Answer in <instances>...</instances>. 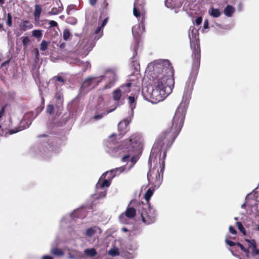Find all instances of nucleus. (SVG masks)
I'll return each mask as SVG.
<instances>
[{
    "label": "nucleus",
    "mask_w": 259,
    "mask_h": 259,
    "mask_svg": "<svg viewBox=\"0 0 259 259\" xmlns=\"http://www.w3.org/2000/svg\"><path fill=\"white\" fill-rule=\"evenodd\" d=\"M89 1H90V4L92 6H94L96 4V2H97V0H89Z\"/></svg>",
    "instance_id": "nucleus-58"
},
{
    "label": "nucleus",
    "mask_w": 259,
    "mask_h": 259,
    "mask_svg": "<svg viewBox=\"0 0 259 259\" xmlns=\"http://www.w3.org/2000/svg\"><path fill=\"white\" fill-rule=\"evenodd\" d=\"M165 5L166 7L170 9H174L175 7V0H165Z\"/></svg>",
    "instance_id": "nucleus-36"
},
{
    "label": "nucleus",
    "mask_w": 259,
    "mask_h": 259,
    "mask_svg": "<svg viewBox=\"0 0 259 259\" xmlns=\"http://www.w3.org/2000/svg\"><path fill=\"white\" fill-rule=\"evenodd\" d=\"M97 233H101V229L97 226H93L88 228L85 234L88 237H92Z\"/></svg>",
    "instance_id": "nucleus-17"
},
{
    "label": "nucleus",
    "mask_w": 259,
    "mask_h": 259,
    "mask_svg": "<svg viewBox=\"0 0 259 259\" xmlns=\"http://www.w3.org/2000/svg\"><path fill=\"white\" fill-rule=\"evenodd\" d=\"M235 237H230L229 235H227L226 237L225 242L226 243L229 245L230 246L234 247L235 248L239 246L237 245V243H236L234 242H233L232 241H231L229 240V239L234 238Z\"/></svg>",
    "instance_id": "nucleus-31"
},
{
    "label": "nucleus",
    "mask_w": 259,
    "mask_h": 259,
    "mask_svg": "<svg viewBox=\"0 0 259 259\" xmlns=\"http://www.w3.org/2000/svg\"><path fill=\"white\" fill-rule=\"evenodd\" d=\"M34 54H35L36 58L38 59V57L39 56V52H38V49L37 48H35L34 50Z\"/></svg>",
    "instance_id": "nucleus-55"
},
{
    "label": "nucleus",
    "mask_w": 259,
    "mask_h": 259,
    "mask_svg": "<svg viewBox=\"0 0 259 259\" xmlns=\"http://www.w3.org/2000/svg\"><path fill=\"white\" fill-rule=\"evenodd\" d=\"M5 3V0H0V6H3Z\"/></svg>",
    "instance_id": "nucleus-61"
},
{
    "label": "nucleus",
    "mask_w": 259,
    "mask_h": 259,
    "mask_svg": "<svg viewBox=\"0 0 259 259\" xmlns=\"http://www.w3.org/2000/svg\"><path fill=\"white\" fill-rule=\"evenodd\" d=\"M51 253L56 256H61L64 255V252L63 250L61 249L56 247H52L51 248Z\"/></svg>",
    "instance_id": "nucleus-27"
},
{
    "label": "nucleus",
    "mask_w": 259,
    "mask_h": 259,
    "mask_svg": "<svg viewBox=\"0 0 259 259\" xmlns=\"http://www.w3.org/2000/svg\"><path fill=\"white\" fill-rule=\"evenodd\" d=\"M138 212L140 214L142 222L146 225L151 224L156 221V211L148 203H139L138 206Z\"/></svg>",
    "instance_id": "nucleus-6"
},
{
    "label": "nucleus",
    "mask_w": 259,
    "mask_h": 259,
    "mask_svg": "<svg viewBox=\"0 0 259 259\" xmlns=\"http://www.w3.org/2000/svg\"><path fill=\"white\" fill-rule=\"evenodd\" d=\"M162 183V179H148V185L149 187H152L153 189L156 190Z\"/></svg>",
    "instance_id": "nucleus-19"
},
{
    "label": "nucleus",
    "mask_w": 259,
    "mask_h": 259,
    "mask_svg": "<svg viewBox=\"0 0 259 259\" xmlns=\"http://www.w3.org/2000/svg\"><path fill=\"white\" fill-rule=\"evenodd\" d=\"M29 115V114H26L23 119V120L22 121V123H23L25 119L27 118V117Z\"/></svg>",
    "instance_id": "nucleus-60"
},
{
    "label": "nucleus",
    "mask_w": 259,
    "mask_h": 259,
    "mask_svg": "<svg viewBox=\"0 0 259 259\" xmlns=\"http://www.w3.org/2000/svg\"><path fill=\"white\" fill-rule=\"evenodd\" d=\"M110 184V179H99L96 185L95 199H99L105 198L106 195V189Z\"/></svg>",
    "instance_id": "nucleus-8"
},
{
    "label": "nucleus",
    "mask_w": 259,
    "mask_h": 259,
    "mask_svg": "<svg viewBox=\"0 0 259 259\" xmlns=\"http://www.w3.org/2000/svg\"><path fill=\"white\" fill-rule=\"evenodd\" d=\"M77 230H75L74 233L73 234H71L73 239L77 238L80 235V232H77Z\"/></svg>",
    "instance_id": "nucleus-50"
},
{
    "label": "nucleus",
    "mask_w": 259,
    "mask_h": 259,
    "mask_svg": "<svg viewBox=\"0 0 259 259\" xmlns=\"http://www.w3.org/2000/svg\"><path fill=\"white\" fill-rule=\"evenodd\" d=\"M131 121V118H126L121 121L118 125L119 134H112L108 138L106 151L111 156L116 157L122 156V161L126 162L129 159L132 153L135 155L140 154L143 150V139L137 134L133 135L128 139L121 142L118 145H115L113 138L120 139L127 131V126Z\"/></svg>",
    "instance_id": "nucleus-3"
},
{
    "label": "nucleus",
    "mask_w": 259,
    "mask_h": 259,
    "mask_svg": "<svg viewBox=\"0 0 259 259\" xmlns=\"http://www.w3.org/2000/svg\"><path fill=\"white\" fill-rule=\"evenodd\" d=\"M6 24L9 26H11L12 25V18L10 13H8L7 14V20L6 21Z\"/></svg>",
    "instance_id": "nucleus-41"
},
{
    "label": "nucleus",
    "mask_w": 259,
    "mask_h": 259,
    "mask_svg": "<svg viewBox=\"0 0 259 259\" xmlns=\"http://www.w3.org/2000/svg\"><path fill=\"white\" fill-rule=\"evenodd\" d=\"M155 191L154 189H153L152 187H149L148 190L146 191L144 197L146 200V203H149V200L153 194V192Z\"/></svg>",
    "instance_id": "nucleus-25"
},
{
    "label": "nucleus",
    "mask_w": 259,
    "mask_h": 259,
    "mask_svg": "<svg viewBox=\"0 0 259 259\" xmlns=\"http://www.w3.org/2000/svg\"><path fill=\"white\" fill-rule=\"evenodd\" d=\"M52 80L55 82L56 89L59 90V87L63 85L65 82L64 79L60 76H56L53 77Z\"/></svg>",
    "instance_id": "nucleus-20"
},
{
    "label": "nucleus",
    "mask_w": 259,
    "mask_h": 259,
    "mask_svg": "<svg viewBox=\"0 0 259 259\" xmlns=\"http://www.w3.org/2000/svg\"><path fill=\"white\" fill-rule=\"evenodd\" d=\"M71 36V33L69 29H65L64 30L63 32V39L65 41H67L69 39Z\"/></svg>",
    "instance_id": "nucleus-37"
},
{
    "label": "nucleus",
    "mask_w": 259,
    "mask_h": 259,
    "mask_svg": "<svg viewBox=\"0 0 259 259\" xmlns=\"http://www.w3.org/2000/svg\"><path fill=\"white\" fill-rule=\"evenodd\" d=\"M83 62V61H81L80 60H79V59L78 58H75L74 60H73V63L77 65H79V66H81L82 65V63Z\"/></svg>",
    "instance_id": "nucleus-47"
},
{
    "label": "nucleus",
    "mask_w": 259,
    "mask_h": 259,
    "mask_svg": "<svg viewBox=\"0 0 259 259\" xmlns=\"http://www.w3.org/2000/svg\"><path fill=\"white\" fill-rule=\"evenodd\" d=\"M32 35L33 37L37 38H40L42 36V30L35 29L32 31Z\"/></svg>",
    "instance_id": "nucleus-35"
},
{
    "label": "nucleus",
    "mask_w": 259,
    "mask_h": 259,
    "mask_svg": "<svg viewBox=\"0 0 259 259\" xmlns=\"http://www.w3.org/2000/svg\"><path fill=\"white\" fill-rule=\"evenodd\" d=\"M40 142V152L44 156H48L53 152H57V150L54 148L51 144L49 143V139L47 135H40L39 136Z\"/></svg>",
    "instance_id": "nucleus-9"
},
{
    "label": "nucleus",
    "mask_w": 259,
    "mask_h": 259,
    "mask_svg": "<svg viewBox=\"0 0 259 259\" xmlns=\"http://www.w3.org/2000/svg\"><path fill=\"white\" fill-rule=\"evenodd\" d=\"M123 90L122 87H119L118 89L115 90L112 94V97L114 101H119L122 92L121 91Z\"/></svg>",
    "instance_id": "nucleus-21"
},
{
    "label": "nucleus",
    "mask_w": 259,
    "mask_h": 259,
    "mask_svg": "<svg viewBox=\"0 0 259 259\" xmlns=\"http://www.w3.org/2000/svg\"><path fill=\"white\" fill-rule=\"evenodd\" d=\"M108 18H105L104 21H103L102 24H101V28H104V27L106 25V24L107 23V22H108Z\"/></svg>",
    "instance_id": "nucleus-51"
},
{
    "label": "nucleus",
    "mask_w": 259,
    "mask_h": 259,
    "mask_svg": "<svg viewBox=\"0 0 259 259\" xmlns=\"http://www.w3.org/2000/svg\"><path fill=\"white\" fill-rule=\"evenodd\" d=\"M60 51H63L65 50V48L66 47V43L65 42H61L57 45Z\"/></svg>",
    "instance_id": "nucleus-45"
},
{
    "label": "nucleus",
    "mask_w": 259,
    "mask_h": 259,
    "mask_svg": "<svg viewBox=\"0 0 259 259\" xmlns=\"http://www.w3.org/2000/svg\"><path fill=\"white\" fill-rule=\"evenodd\" d=\"M202 18L201 17H198L196 20H195V23L197 25H200L201 22H202Z\"/></svg>",
    "instance_id": "nucleus-48"
},
{
    "label": "nucleus",
    "mask_w": 259,
    "mask_h": 259,
    "mask_svg": "<svg viewBox=\"0 0 259 259\" xmlns=\"http://www.w3.org/2000/svg\"><path fill=\"white\" fill-rule=\"evenodd\" d=\"M128 104L129 105V107L131 109V113L130 114L131 116H133L134 114V109L136 107L137 104V98L135 96H129L128 97Z\"/></svg>",
    "instance_id": "nucleus-18"
},
{
    "label": "nucleus",
    "mask_w": 259,
    "mask_h": 259,
    "mask_svg": "<svg viewBox=\"0 0 259 259\" xmlns=\"http://www.w3.org/2000/svg\"><path fill=\"white\" fill-rule=\"evenodd\" d=\"M238 229L244 234L245 235V229L243 226L242 223L240 222H238L236 223Z\"/></svg>",
    "instance_id": "nucleus-40"
},
{
    "label": "nucleus",
    "mask_w": 259,
    "mask_h": 259,
    "mask_svg": "<svg viewBox=\"0 0 259 259\" xmlns=\"http://www.w3.org/2000/svg\"><path fill=\"white\" fill-rule=\"evenodd\" d=\"M76 22H77L76 20L74 19V20H73V22H72V23H71V24H75L76 23Z\"/></svg>",
    "instance_id": "nucleus-63"
},
{
    "label": "nucleus",
    "mask_w": 259,
    "mask_h": 259,
    "mask_svg": "<svg viewBox=\"0 0 259 259\" xmlns=\"http://www.w3.org/2000/svg\"><path fill=\"white\" fill-rule=\"evenodd\" d=\"M68 257L69 258H76V257L74 255L71 254L70 253L68 254Z\"/></svg>",
    "instance_id": "nucleus-59"
},
{
    "label": "nucleus",
    "mask_w": 259,
    "mask_h": 259,
    "mask_svg": "<svg viewBox=\"0 0 259 259\" xmlns=\"http://www.w3.org/2000/svg\"><path fill=\"white\" fill-rule=\"evenodd\" d=\"M235 12V8L231 5H228L224 10V14L228 17H231Z\"/></svg>",
    "instance_id": "nucleus-22"
},
{
    "label": "nucleus",
    "mask_w": 259,
    "mask_h": 259,
    "mask_svg": "<svg viewBox=\"0 0 259 259\" xmlns=\"http://www.w3.org/2000/svg\"><path fill=\"white\" fill-rule=\"evenodd\" d=\"M29 41H30V39L28 37L26 36V37H22V44H23V46H25V47H26L27 46Z\"/></svg>",
    "instance_id": "nucleus-42"
},
{
    "label": "nucleus",
    "mask_w": 259,
    "mask_h": 259,
    "mask_svg": "<svg viewBox=\"0 0 259 259\" xmlns=\"http://www.w3.org/2000/svg\"><path fill=\"white\" fill-rule=\"evenodd\" d=\"M85 215V210L83 208L79 209L74 210L71 214L65 216L61 222V225L62 227H65L64 224H66V221H69L73 217H76L79 218H83Z\"/></svg>",
    "instance_id": "nucleus-14"
},
{
    "label": "nucleus",
    "mask_w": 259,
    "mask_h": 259,
    "mask_svg": "<svg viewBox=\"0 0 259 259\" xmlns=\"http://www.w3.org/2000/svg\"><path fill=\"white\" fill-rule=\"evenodd\" d=\"M133 14L138 18V21H140L138 25H135L132 28V33L135 39V42L132 47L134 51V54L131 60L133 64V66L137 68V67L139 66V63L136 59L137 50L138 49V39L140 35L145 31L144 22L145 20V14L143 11V7L141 5L139 6L138 3H136L134 4Z\"/></svg>",
    "instance_id": "nucleus-4"
},
{
    "label": "nucleus",
    "mask_w": 259,
    "mask_h": 259,
    "mask_svg": "<svg viewBox=\"0 0 259 259\" xmlns=\"http://www.w3.org/2000/svg\"><path fill=\"white\" fill-rule=\"evenodd\" d=\"M259 203L256 194L252 192L247 195L245 199V203L241 205V207L244 208L247 207L251 209V211L254 213L257 211V206Z\"/></svg>",
    "instance_id": "nucleus-11"
},
{
    "label": "nucleus",
    "mask_w": 259,
    "mask_h": 259,
    "mask_svg": "<svg viewBox=\"0 0 259 259\" xmlns=\"http://www.w3.org/2000/svg\"><path fill=\"white\" fill-rule=\"evenodd\" d=\"M33 27V24L28 20H24L22 22V29L23 31H26L32 29Z\"/></svg>",
    "instance_id": "nucleus-28"
},
{
    "label": "nucleus",
    "mask_w": 259,
    "mask_h": 259,
    "mask_svg": "<svg viewBox=\"0 0 259 259\" xmlns=\"http://www.w3.org/2000/svg\"><path fill=\"white\" fill-rule=\"evenodd\" d=\"M63 10L62 7H59L58 8H53L50 11L49 14L51 15H57L60 13Z\"/></svg>",
    "instance_id": "nucleus-34"
},
{
    "label": "nucleus",
    "mask_w": 259,
    "mask_h": 259,
    "mask_svg": "<svg viewBox=\"0 0 259 259\" xmlns=\"http://www.w3.org/2000/svg\"><path fill=\"white\" fill-rule=\"evenodd\" d=\"M99 104L97 106V109L99 111V113H97L93 117V119L95 120L101 119L104 115L115 110L117 107V106H116L112 109H108L103 103L102 98L99 99Z\"/></svg>",
    "instance_id": "nucleus-13"
},
{
    "label": "nucleus",
    "mask_w": 259,
    "mask_h": 259,
    "mask_svg": "<svg viewBox=\"0 0 259 259\" xmlns=\"http://www.w3.org/2000/svg\"><path fill=\"white\" fill-rule=\"evenodd\" d=\"M137 160V158L135 157H133L131 158V161H130V164L129 165L130 167L128 168V169H130L131 168H132L134 165V164L136 163Z\"/></svg>",
    "instance_id": "nucleus-44"
},
{
    "label": "nucleus",
    "mask_w": 259,
    "mask_h": 259,
    "mask_svg": "<svg viewBox=\"0 0 259 259\" xmlns=\"http://www.w3.org/2000/svg\"><path fill=\"white\" fill-rule=\"evenodd\" d=\"M108 254L112 256H116L119 255V251L117 247L114 246L108 250Z\"/></svg>",
    "instance_id": "nucleus-29"
},
{
    "label": "nucleus",
    "mask_w": 259,
    "mask_h": 259,
    "mask_svg": "<svg viewBox=\"0 0 259 259\" xmlns=\"http://www.w3.org/2000/svg\"><path fill=\"white\" fill-rule=\"evenodd\" d=\"M131 86V83L130 82H128L124 85H122L120 87H122L123 90H122L121 92L122 95H124L129 93L131 91L130 87Z\"/></svg>",
    "instance_id": "nucleus-33"
},
{
    "label": "nucleus",
    "mask_w": 259,
    "mask_h": 259,
    "mask_svg": "<svg viewBox=\"0 0 259 259\" xmlns=\"http://www.w3.org/2000/svg\"><path fill=\"white\" fill-rule=\"evenodd\" d=\"M94 43L88 38H83L78 44V54L82 57H85L94 47Z\"/></svg>",
    "instance_id": "nucleus-10"
},
{
    "label": "nucleus",
    "mask_w": 259,
    "mask_h": 259,
    "mask_svg": "<svg viewBox=\"0 0 259 259\" xmlns=\"http://www.w3.org/2000/svg\"><path fill=\"white\" fill-rule=\"evenodd\" d=\"M49 43L45 40H42L40 45V50L42 51H46L48 48Z\"/></svg>",
    "instance_id": "nucleus-38"
},
{
    "label": "nucleus",
    "mask_w": 259,
    "mask_h": 259,
    "mask_svg": "<svg viewBox=\"0 0 259 259\" xmlns=\"http://www.w3.org/2000/svg\"><path fill=\"white\" fill-rule=\"evenodd\" d=\"M73 8V6H69L68 7H67V12L68 13V14H70V11Z\"/></svg>",
    "instance_id": "nucleus-56"
},
{
    "label": "nucleus",
    "mask_w": 259,
    "mask_h": 259,
    "mask_svg": "<svg viewBox=\"0 0 259 259\" xmlns=\"http://www.w3.org/2000/svg\"><path fill=\"white\" fill-rule=\"evenodd\" d=\"M203 28L204 29H207L208 28V22L207 20L204 21Z\"/></svg>",
    "instance_id": "nucleus-53"
},
{
    "label": "nucleus",
    "mask_w": 259,
    "mask_h": 259,
    "mask_svg": "<svg viewBox=\"0 0 259 259\" xmlns=\"http://www.w3.org/2000/svg\"><path fill=\"white\" fill-rule=\"evenodd\" d=\"M41 259H53V257L50 255H45L42 256Z\"/></svg>",
    "instance_id": "nucleus-54"
},
{
    "label": "nucleus",
    "mask_w": 259,
    "mask_h": 259,
    "mask_svg": "<svg viewBox=\"0 0 259 259\" xmlns=\"http://www.w3.org/2000/svg\"><path fill=\"white\" fill-rule=\"evenodd\" d=\"M121 230L124 232H126L128 231L127 229L125 227L122 228Z\"/></svg>",
    "instance_id": "nucleus-62"
},
{
    "label": "nucleus",
    "mask_w": 259,
    "mask_h": 259,
    "mask_svg": "<svg viewBox=\"0 0 259 259\" xmlns=\"http://www.w3.org/2000/svg\"><path fill=\"white\" fill-rule=\"evenodd\" d=\"M84 252L86 255L91 257H94L97 254L96 250L93 248L86 249L84 250Z\"/></svg>",
    "instance_id": "nucleus-30"
},
{
    "label": "nucleus",
    "mask_w": 259,
    "mask_h": 259,
    "mask_svg": "<svg viewBox=\"0 0 259 259\" xmlns=\"http://www.w3.org/2000/svg\"><path fill=\"white\" fill-rule=\"evenodd\" d=\"M123 213L125 214L128 219H131L135 216L136 210L133 207H128Z\"/></svg>",
    "instance_id": "nucleus-26"
},
{
    "label": "nucleus",
    "mask_w": 259,
    "mask_h": 259,
    "mask_svg": "<svg viewBox=\"0 0 259 259\" xmlns=\"http://www.w3.org/2000/svg\"><path fill=\"white\" fill-rule=\"evenodd\" d=\"M208 13L211 16L214 18H218L221 15L220 10L219 9H214L213 7L209 8Z\"/></svg>",
    "instance_id": "nucleus-24"
},
{
    "label": "nucleus",
    "mask_w": 259,
    "mask_h": 259,
    "mask_svg": "<svg viewBox=\"0 0 259 259\" xmlns=\"http://www.w3.org/2000/svg\"><path fill=\"white\" fill-rule=\"evenodd\" d=\"M81 66H82L83 71H85L87 69L90 67L91 65L89 62L87 61L85 62H83Z\"/></svg>",
    "instance_id": "nucleus-43"
},
{
    "label": "nucleus",
    "mask_w": 259,
    "mask_h": 259,
    "mask_svg": "<svg viewBox=\"0 0 259 259\" xmlns=\"http://www.w3.org/2000/svg\"><path fill=\"white\" fill-rule=\"evenodd\" d=\"M49 24L50 25V27H55L57 26V23L53 20L50 21Z\"/></svg>",
    "instance_id": "nucleus-49"
},
{
    "label": "nucleus",
    "mask_w": 259,
    "mask_h": 259,
    "mask_svg": "<svg viewBox=\"0 0 259 259\" xmlns=\"http://www.w3.org/2000/svg\"><path fill=\"white\" fill-rule=\"evenodd\" d=\"M103 79L106 82L103 89H109L114 85L115 82L117 79V76L114 71H107L105 75L100 77L90 76L87 78L83 82L81 89L85 92L94 89L97 86Z\"/></svg>",
    "instance_id": "nucleus-5"
},
{
    "label": "nucleus",
    "mask_w": 259,
    "mask_h": 259,
    "mask_svg": "<svg viewBox=\"0 0 259 259\" xmlns=\"http://www.w3.org/2000/svg\"><path fill=\"white\" fill-rule=\"evenodd\" d=\"M5 113V108L3 107L0 110V120L1 121V118L4 115Z\"/></svg>",
    "instance_id": "nucleus-52"
},
{
    "label": "nucleus",
    "mask_w": 259,
    "mask_h": 259,
    "mask_svg": "<svg viewBox=\"0 0 259 259\" xmlns=\"http://www.w3.org/2000/svg\"><path fill=\"white\" fill-rule=\"evenodd\" d=\"M31 121L27 122V125L22 128L21 127H19L14 130H10V128L12 127V123L11 119L9 118L7 120H5L3 122L0 123V131H2L3 133L5 132L6 135H7L8 133H9L10 135H12L23 130L25 128L28 127L31 124Z\"/></svg>",
    "instance_id": "nucleus-12"
},
{
    "label": "nucleus",
    "mask_w": 259,
    "mask_h": 259,
    "mask_svg": "<svg viewBox=\"0 0 259 259\" xmlns=\"http://www.w3.org/2000/svg\"><path fill=\"white\" fill-rule=\"evenodd\" d=\"M197 73H191L186 83L182 100L176 111L170 131L165 132L153 146L148 163L150 166L153 163L154 166L148 172V178H163L166 150L172 145L182 127Z\"/></svg>",
    "instance_id": "nucleus-1"
},
{
    "label": "nucleus",
    "mask_w": 259,
    "mask_h": 259,
    "mask_svg": "<svg viewBox=\"0 0 259 259\" xmlns=\"http://www.w3.org/2000/svg\"><path fill=\"white\" fill-rule=\"evenodd\" d=\"M119 219L120 223L122 224H128L130 223L131 219H128V218L123 213L120 214L119 217Z\"/></svg>",
    "instance_id": "nucleus-32"
},
{
    "label": "nucleus",
    "mask_w": 259,
    "mask_h": 259,
    "mask_svg": "<svg viewBox=\"0 0 259 259\" xmlns=\"http://www.w3.org/2000/svg\"><path fill=\"white\" fill-rule=\"evenodd\" d=\"M47 113L53 116H57L61 113V108L57 106V108H54L53 105L49 104L47 107Z\"/></svg>",
    "instance_id": "nucleus-16"
},
{
    "label": "nucleus",
    "mask_w": 259,
    "mask_h": 259,
    "mask_svg": "<svg viewBox=\"0 0 259 259\" xmlns=\"http://www.w3.org/2000/svg\"><path fill=\"white\" fill-rule=\"evenodd\" d=\"M34 16L35 20L39 19L42 11V8L40 5H35L34 7Z\"/></svg>",
    "instance_id": "nucleus-23"
},
{
    "label": "nucleus",
    "mask_w": 259,
    "mask_h": 259,
    "mask_svg": "<svg viewBox=\"0 0 259 259\" xmlns=\"http://www.w3.org/2000/svg\"><path fill=\"white\" fill-rule=\"evenodd\" d=\"M245 241L247 243V248H245L243 245L240 243H237V245L241 250L245 252V255L244 256L239 255L234 253L233 249H230V251L231 252L232 255L238 257L239 259H249V250H250L252 256L259 255V248H256V243L255 240L254 239L249 240L245 239Z\"/></svg>",
    "instance_id": "nucleus-7"
},
{
    "label": "nucleus",
    "mask_w": 259,
    "mask_h": 259,
    "mask_svg": "<svg viewBox=\"0 0 259 259\" xmlns=\"http://www.w3.org/2000/svg\"><path fill=\"white\" fill-rule=\"evenodd\" d=\"M254 213L257 215H259V209H257V211H255Z\"/></svg>",
    "instance_id": "nucleus-64"
},
{
    "label": "nucleus",
    "mask_w": 259,
    "mask_h": 259,
    "mask_svg": "<svg viewBox=\"0 0 259 259\" xmlns=\"http://www.w3.org/2000/svg\"><path fill=\"white\" fill-rule=\"evenodd\" d=\"M125 167L121 166L104 172L100 178H114L124 170Z\"/></svg>",
    "instance_id": "nucleus-15"
},
{
    "label": "nucleus",
    "mask_w": 259,
    "mask_h": 259,
    "mask_svg": "<svg viewBox=\"0 0 259 259\" xmlns=\"http://www.w3.org/2000/svg\"><path fill=\"white\" fill-rule=\"evenodd\" d=\"M55 98L58 100V104H62L63 102V94L61 92L59 91L55 94Z\"/></svg>",
    "instance_id": "nucleus-39"
},
{
    "label": "nucleus",
    "mask_w": 259,
    "mask_h": 259,
    "mask_svg": "<svg viewBox=\"0 0 259 259\" xmlns=\"http://www.w3.org/2000/svg\"><path fill=\"white\" fill-rule=\"evenodd\" d=\"M229 232L233 235H234V237H235V236L236 235V234H237V231L235 230V229L233 228V226H230L229 227Z\"/></svg>",
    "instance_id": "nucleus-46"
},
{
    "label": "nucleus",
    "mask_w": 259,
    "mask_h": 259,
    "mask_svg": "<svg viewBox=\"0 0 259 259\" xmlns=\"http://www.w3.org/2000/svg\"><path fill=\"white\" fill-rule=\"evenodd\" d=\"M151 89H148L149 95L152 103L163 101L172 92L175 81L174 70L167 60H158L152 62L147 66Z\"/></svg>",
    "instance_id": "nucleus-2"
},
{
    "label": "nucleus",
    "mask_w": 259,
    "mask_h": 259,
    "mask_svg": "<svg viewBox=\"0 0 259 259\" xmlns=\"http://www.w3.org/2000/svg\"><path fill=\"white\" fill-rule=\"evenodd\" d=\"M103 29V28H101V26H99V27L97 28V29L96 30V31H95V33H96V34H98V33H99L100 32V31H101V30H102Z\"/></svg>",
    "instance_id": "nucleus-57"
}]
</instances>
